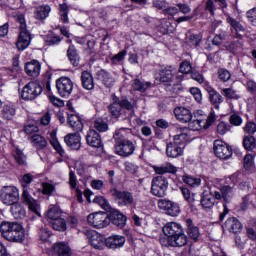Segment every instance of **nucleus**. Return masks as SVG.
I'll list each match as a JSON object with an SVG mask.
<instances>
[{
    "instance_id": "f257e3e1",
    "label": "nucleus",
    "mask_w": 256,
    "mask_h": 256,
    "mask_svg": "<svg viewBox=\"0 0 256 256\" xmlns=\"http://www.w3.org/2000/svg\"><path fill=\"white\" fill-rule=\"evenodd\" d=\"M187 142H190L189 130L180 128L178 134L173 137V142L167 145L168 158H179L183 155Z\"/></svg>"
},
{
    "instance_id": "f03ea898",
    "label": "nucleus",
    "mask_w": 256,
    "mask_h": 256,
    "mask_svg": "<svg viewBox=\"0 0 256 256\" xmlns=\"http://www.w3.org/2000/svg\"><path fill=\"white\" fill-rule=\"evenodd\" d=\"M0 233L3 238L10 242H23L25 240V229L15 222H4L0 224Z\"/></svg>"
},
{
    "instance_id": "7ed1b4c3",
    "label": "nucleus",
    "mask_w": 256,
    "mask_h": 256,
    "mask_svg": "<svg viewBox=\"0 0 256 256\" xmlns=\"http://www.w3.org/2000/svg\"><path fill=\"white\" fill-rule=\"evenodd\" d=\"M217 116L214 111L210 112L209 115L205 114L203 110H198L194 113V117L188 121V129L191 131H200L201 129H208L214 124Z\"/></svg>"
},
{
    "instance_id": "20e7f679",
    "label": "nucleus",
    "mask_w": 256,
    "mask_h": 256,
    "mask_svg": "<svg viewBox=\"0 0 256 256\" xmlns=\"http://www.w3.org/2000/svg\"><path fill=\"white\" fill-rule=\"evenodd\" d=\"M15 20L20 23V35H18L16 46L18 51H24L31 44V33L27 30L24 14H15Z\"/></svg>"
},
{
    "instance_id": "39448f33",
    "label": "nucleus",
    "mask_w": 256,
    "mask_h": 256,
    "mask_svg": "<svg viewBox=\"0 0 256 256\" xmlns=\"http://www.w3.org/2000/svg\"><path fill=\"white\" fill-rule=\"evenodd\" d=\"M127 131V129H120L114 134V139L118 140L115 152L118 156L121 157H129L130 155H133L135 150V145L130 140H121V138L124 137V133Z\"/></svg>"
},
{
    "instance_id": "423d86ee",
    "label": "nucleus",
    "mask_w": 256,
    "mask_h": 256,
    "mask_svg": "<svg viewBox=\"0 0 256 256\" xmlns=\"http://www.w3.org/2000/svg\"><path fill=\"white\" fill-rule=\"evenodd\" d=\"M110 113L114 118H119L123 114H127L128 117H133L134 106L128 100L113 99V103L109 106Z\"/></svg>"
},
{
    "instance_id": "0eeeda50",
    "label": "nucleus",
    "mask_w": 256,
    "mask_h": 256,
    "mask_svg": "<svg viewBox=\"0 0 256 256\" xmlns=\"http://www.w3.org/2000/svg\"><path fill=\"white\" fill-rule=\"evenodd\" d=\"M20 191L14 186H4L0 190V201L6 206L18 204Z\"/></svg>"
},
{
    "instance_id": "6e6552de",
    "label": "nucleus",
    "mask_w": 256,
    "mask_h": 256,
    "mask_svg": "<svg viewBox=\"0 0 256 256\" xmlns=\"http://www.w3.org/2000/svg\"><path fill=\"white\" fill-rule=\"evenodd\" d=\"M42 93V86L36 81L26 83L21 91V98L25 101H33Z\"/></svg>"
},
{
    "instance_id": "1a4fd4ad",
    "label": "nucleus",
    "mask_w": 256,
    "mask_h": 256,
    "mask_svg": "<svg viewBox=\"0 0 256 256\" xmlns=\"http://www.w3.org/2000/svg\"><path fill=\"white\" fill-rule=\"evenodd\" d=\"M156 80H160L161 83H169V85L175 86L182 82L183 75H179L178 72L165 68L156 74Z\"/></svg>"
},
{
    "instance_id": "9d476101",
    "label": "nucleus",
    "mask_w": 256,
    "mask_h": 256,
    "mask_svg": "<svg viewBox=\"0 0 256 256\" xmlns=\"http://www.w3.org/2000/svg\"><path fill=\"white\" fill-rule=\"evenodd\" d=\"M158 209L164 211L169 217H178L181 214V206L177 202L168 200V199H160L157 202Z\"/></svg>"
},
{
    "instance_id": "9b49d317",
    "label": "nucleus",
    "mask_w": 256,
    "mask_h": 256,
    "mask_svg": "<svg viewBox=\"0 0 256 256\" xmlns=\"http://www.w3.org/2000/svg\"><path fill=\"white\" fill-rule=\"evenodd\" d=\"M168 181L163 176L154 177L151 181V194L158 198H163L167 195Z\"/></svg>"
},
{
    "instance_id": "f8f14e48",
    "label": "nucleus",
    "mask_w": 256,
    "mask_h": 256,
    "mask_svg": "<svg viewBox=\"0 0 256 256\" xmlns=\"http://www.w3.org/2000/svg\"><path fill=\"white\" fill-rule=\"evenodd\" d=\"M87 221L89 225L98 229H102L108 227V225L111 223V218H109L107 213L95 212L88 215Z\"/></svg>"
},
{
    "instance_id": "ddd939ff",
    "label": "nucleus",
    "mask_w": 256,
    "mask_h": 256,
    "mask_svg": "<svg viewBox=\"0 0 256 256\" xmlns=\"http://www.w3.org/2000/svg\"><path fill=\"white\" fill-rule=\"evenodd\" d=\"M22 201H24L25 205L28 206L30 214H33L39 218L42 217V208L40 207V204L38 201L32 198L28 190H24L22 192Z\"/></svg>"
},
{
    "instance_id": "4468645a",
    "label": "nucleus",
    "mask_w": 256,
    "mask_h": 256,
    "mask_svg": "<svg viewBox=\"0 0 256 256\" xmlns=\"http://www.w3.org/2000/svg\"><path fill=\"white\" fill-rule=\"evenodd\" d=\"M188 242V238L185 233L174 235V236H169L167 239L161 238L160 243L162 246H171V247H183L186 246Z\"/></svg>"
},
{
    "instance_id": "2eb2a0df",
    "label": "nucleus",
    "mask_w": 256,
    "mask_h": 256,
    "mask_svg": "<svg viewBox=\"0 0 256 256\" xmlns=\"http://www.w3.org/2000/svg\"><path fill=\"white\" fill-rule=\"evenodd\" d=\"M213 151L217 158L221 160H227L231 157V148L222 140H215L213 143Z\"/></svg>"
},
{
    "instance_id": "dca6fc26",
    "label": "nucleus",
    "mask_w": 256,
    "mask_h": 256,
    "mask_svg": "<svg viewBox=\"0 0 256 256\" xmlns=\"http://www.w3.org/2000/svg\"><path fill=\"white\" fill-rule=\"evenodd\" d=\"M110 194H112L120 206H129L134 203L133 195L127 191H120L114 188L110 190Z\"/></svg>"
},
{
    "instance_id": "f3484780",
    "label": "nucleus",
    "mask_w": 256,
    "mask_h": 256,
    "mask_svg": "<svg viewBox=\"0 0 256 256\" xmlns=\"http://www.w3.org/2000/svg\"><path fill=\"white\" fill-rule=\"evenodd\" d=\"M59 96L67 98L73 91V82L68 77H61L56 82Z\"/></svg>"
},
{
    "instance_id": "a211bd4d",
    "label": "nucleus",
    "mask_w": 256,
    "mask_h": 256,
    "mask_svg": "<svg viewBox=\"0 0 256 256\" xmlns=\"http://www.w3.org/2000/svg\"><path fill=\"white\" fill-rule=\"evenodd\" d=\"M68 123L70 128H72L74 131H82L83 130V122L82 118L79 116L78 113L75 112V109L72 107L71 103H68Z\"/></svg>"
},
{
    "instance_id": "6ab92c4d",
    "label": "nucleus",
    "mask_w": 256,
    "mask_h": 256,
    "mask_svg": "<svg viewBox=\"0 0 256 256\" xmlns=\"http://www.w3.org/2000/svg\"><path fill=\"white\" fill-rule=\"evenodd\" d=\"M87 238L94 249L100 250L104 249V247L106 246V239L104 238V236L94 230L87 231Z\"/></svg>"
},
{
    "instance_id": "aec40b11",
    "label": "nucleus",
    "mask_w": 256,
    "mask_h": 256,
    "mask_svg": "<svg viewBox=\"0 0 256 256\" xmlns=\"http://www.w3.org/2000/svg\"><path fill=\"white\" fill-rule=\"evenodd\" d=\"M162 233H164L165 237H173L176 235L185 234V231L182 228V225L177 222H168L162 228Z\"/></svg>"
},
{
    "instance_id": "412c9836",
    "label": "nucleus",
    "mask_w": 256,
    "mask_h": 256,
    "mask_svg": "<svg viewBox=\"0 0 256 256\" xmlns=\"http://www.w3.org/2000/svg\"><path fill=\"white\" fill-rule=\"evenodd\" d=\"M204 89L206 92H208L209 101L212 103V105H215L216 109H219V105L223 102V97L221 94L218 93V91L215 90L214 87L211 86V84H204Z\"/></svg>"
},
{
    "instance_id": "4be33fe9",
    "label": "nucleus",
    "mask_w": 256,
    "mask_h": 256,
    "mask_svg": "<svg viewBox=\"0 0 256 256\" xmlns=\"http://www.w3.org/2000/svg\"><path fill=\"white\" fill-rule=\"evenodd\" d=\"M41 69L42 65L38 60H32L30 62H26L25 64V73L29 77H39Z\"/></svg>"
},
{
    "instance_id": "5701e85b",
    "label": "nucleus",
    "mask_w": 256,
    "mask_h": 256,
    "mask_svg": "<svg viewBox=\"0 0 256 256\" xmlns=\"http://www.w3.org/2000/svg\"><path fill=\"white\" fill-rule=\"evenodd\" d=\"M234 192L233 188H231L229 185L223 186L220 189V192L215 191L213 193V196H215L216 200L218 201H224V202H229L231 198H233Z\"/></svg>"
},
{
    "instance_id": "b1692460",
    "label": "nucleus",
    "mask_w": 256,
    "mask_h": 256,
    "mask_svg": "<svg viewBox=\"0 0 256 256\" xmlns=\"http://www.w3.org/2000/svg\"><path fill=\"white\" fill-rule=\"evenodd\" d=\"M173 114L180 123H187L192 120V112L185 107H177L173 110Z\"/></svg>"
},
{
    "instance_id": "393cba45",
    "label": "nucleus",
    "mask_w": 256,
    "mask_h": 256,
    "mask_svg": "<svg viewBox=\"0 0 256 256\" xmlns=\"http://www.w3.org/2000/svg\"><path fill=\"white\" fill-rule=\"evenodd\" d=\"M64 141L66 145L72 150H79L82 146L81 137L79 133H72L66 135Z\"/></svg>"
},
{
    "instance_id": "a878e982",
    "label": "nucleus",
    "mask_w": 256,
    "mask_h": 256,
    "mask_svg": "<svg viewBox=\"0 0 256 256\" xmlns=\"http://www.w3.org/2000/svg\"><path fill=\"white\" fill-rule=\"evenodd\" d=\"M126 243L124 236L114 235L105 239V245L109 249H119Z\"/></svg>"
},
{
    "instance_id": "bb28decb",
    "label": "nucleus",
    "mask_w": 256,
    "mask_h": 256,
    "mask_svg": "<svg viewBox=\"0 0 256 256\" xmlns=\"http://www.w3.org/2000/svg\"><path fill=\"white\" fill-rule=\"evenodd\" d=\"M10 212L13 215L14 219L21 220L24 219L27 215V211L25 210L24 206L20 203L10 204Z\"/></svg>"
},
{
    "instance_id": "cd10ccee",
    "label": "nucleus",
    "mask_w": 256,
    "mask_h": 256,
    "mask_svg": "<svg viewBox=\"0 0 256 256\" xmlns=\"http://www.w3.org/2000/svg\"><path fill=\"white\" fill-rule=\"evenodd\" d=\"M110 220H112L113 225L118 226V228H123L126 226L127 217L119 212V210H113L110 213Z\"/></svg>"
},
{
    "instance_id": "c85d7f7f",
    "label": "nucleus",
    "mask_w": 256,
    "mask_h": 256,
    "mask_svg": "<svg viewBox=\"0 0 256 256\" xmlns=\"http://www.w3.org/2000/svg\"><path fill=\"white\" fill-rule=\"evenodd\" d=\"M30 144H32L37 151H40L46 148L47 140L40 134H33L30 136Z\"/></svg>"
},
{
    "instance_id": "c756f323",
    "label": "nucleus",
    "mask_w": 256,
    "mask_h": 256,
    "mask_svg": "<svg viewBox=\"0 0 256 256\" xmlns=\"http://www.w3.org/2000/svg\"><path fill=\"white\" fill-rule=\"evenodd\" d=\"M216 197L214 196V193L205 191L202 193L201 198V206L204 209H212L215 205Z\"/></svg>"
},
{
    "instance_id": "7c9ffc66",
    "label": "nucleus",
    "mask_w": 256,
    "mask_h": 256,
    "mask_svg": "<svg viewBox=\"0 0 256 256\" xmlns=\"http://www.w3.org/2000/svg\"><path fill=\"white\" fill-rule=\"evenodd\" d=\"M86 139L87 144L90 145V147L99 148L102 145L101 138L94 129L88 131Z\"/></svg>"
},
{
    "instance_id": "2f4dec72",
    "label": "nucleus",
    "mask_w": 256,
    "mask_h": 256,
    "mask_svg": "<svg viewBox=\"0 0 256 256\" xmlns=\"http://www.w3.org/2000/svg\"><path fill=\"white\" fill-rule=\"evenodd\" d=\"M52 251H54V254H57L58 256H71V248L68 246V244H65L63 242L56 243L52 246Z\"/></svg>"
},
{
    "instance_id": "473e14b6",
    "label": "nucleus",
    "mask_w": 256,
    "mask_h": 256,
    "mask_svg": "<svg viewBox=\"0 0 256 256\" xmlns=\"http://www.w3.org/2000/svg\"><path fill=\"white\" fill-rule=\"evenodd\" d=\"M69 185L74 190V193L76 194L77 201H79V203H83L82 190L77 188L76 176H75V173L72 171H70V173H69Z\"/></svg>"
},
{
    "instance_id": "72a5a7b5",
    "label": "nucleus",
    "mask_w": 256,
    "mask_h": 256,
    "mask_svg": "<svg viewBox=\"0 0 256 256\" xmlns=\"http://www.w3.org/2000/svg\"><path fill=\"white\" fill-rule=\"evenodd\" d=\"M225 227L230 233L234 234L240 233L241 229L243 228L240 221L234 217H231L226 221Z\"/></svg>"
},
{
    "instance_id": "f704fd0d",
    "label": "nucleus",
    "mask_w": 256,
    "mask_h": 256,
    "mask_svg": "<svg viewBox=\"0 0 256 256\" xmlns=\"http://www.w3.org/2000/svg\"><path fill=\"white\" fill-rule=\"evenodd\" d=\"M81 84L83 85V88L90 91L94 88V80L93 75H91L90 72L83 71L81 73Z\"/></svg>"
},
{
    "instance_id": "c9c22d12",
    "label": "nucleus",
    "mask_w": 256,
    "mask_h": 256,
    "mask_svg": "<svg viewBox=\"0 0 256 256\" xmlns=\"http://www.w3.org/2000/svg\"><path fill=\"white\" fill-rule=\"evenodd\" d=\"M46 218L48 221H55V220H60L64 219L62 218V212L57 206L51 205L47 212H46Z\"/></svg>"
},
{
    "instance_id": "e433bc0d",
    "label": "nucleus",
    "mask_w": 256,
    "mask_h": 256,
    "mask_svg": "<svg viewBox=\"0 0 256 256\" xmlns=\"http://www.w3.org/2000/svg\"><path fill=\"white\" fill-rule=\"evenodd\" d=\"M154 171L156 174H175L178 169L172 164H164L162 166H154Z\"/></svg>"
},
{
    "instance_id": "4c0bfd02",
    "label": "nucleus",
    "mask_w": 256,
    "mask_h": 256,
    "mask_svg": "<svg viewBox=\"0 0 256 256\" xmlns=\"http://www.w3.org/2000/svg\"><path fill=\"white\" fill-rule=\"evenodd\" d=\"M50 145L52 146V148H54V150L61 156H64L65 151L64 149H62V146L60 144V142L57 139V132L56 131H52L50 133Z\"/></svg>"
},
{
    "instance_id": "58836bf2",
    "label": "nucleus",
    "mask_w": 256,
    "mask_h": 256,
    "mask_svg": "<svg viewBox=\"0 0 256 256\" xmlns=\"http://www.w3.org/2000/svg\"><path fill=\"white\" fill-rule=\"evenodd\" d=\"M182 181L187 186L193 187V188L200 187L201 185V177L199 176L184 175L182 177Z\"/></svg>"
},
{
    "instance_id": "ea45409f",
    "label": "nucleus",
    "mask_w": 256,
    "mask_h": 256,
    "mask_svg": "<svg viewBox=\"0 0 256 256\" xmlns=\"http://www.w3.org/2000/svg\"><path fill=\"white\" fill-rule=\"evenodd\" d=\"M99 79H101L103 85L107 88H111L113 84H115V78L105 70H101V72H99Z\"/></svg>"
},
{
    "instance_id": "a19ab883",
    "label": "nucleus",
    "mask_w": 256,
    "mask_h": 256,
    "mask_svg": "<svg viewBox=\"0 0 256 256\" xmlns=\"http://www.w3.org/2000/svg\"><path fill=\"white\" fill-rule=\"evenodd\" d=\"M50 11V6H39L36 8L35 18L40 21L45 20L47 17H49Z\"/></svg>"
},
{
    "instance_id": "79ce46f5",
    "label": "nucleus",
    "mask_w": 256,
    "mask_h": 256,
    "mask_svg": "<svg viewBox=\"0 0 256 256\" xmlns=\"http://www.w3.org/2000/svg\"><path fill=\"white\" fill-rule=\"evenodd\" d=\"M74 41L77 44H81V45H87L88 49H92L94 48L95 45V41L93 39V36L91 35H86V37H76L74 38Z\"/></svg>"
},
{
    "instance_id": "37998d69",
    "label": "nucleus",
    "mask_w": 256,
    "mask_h": 256,
    "mask_svg": "<svg viewBox=\"0 0 256 256\" xmlns=\"http://www.w3.org/2000/svg\"><path fill=\"white\" fill-rule=\"evenodd\" d=\"M55 231L58 232H64L67 230V223L65 222L64 218L63 219H58V220H50L48 221Z\"/></svg>"
},
{
    "instance_id": "c03bdc74",
    "label": "nucleus",
    "mask_w": 256,
    "mask_h": 256,
    "mask_svg": "<svg viewBox=\"0 0 256 256\" xmlns=\"http://www.w3.org/2000/svg\"><path fill=\"white\" fill-rule=\"evenodd\" d=\"M16 115V109L13 106L6 105L2 110V118L6 121L13 120Z\"/></svg>"
},
{
    "instance_id": "a18cd8bd",
    "label": "nucleus",
    "mask_w": 256,
    "mask_h": 256,
    "mask_svg": "<svg viewBox=\"0 0 256 256\" xmlns=\"http://www.w3.org/2000/svg\"><path fill=\"white\" fill-rule=\"evenodd\" d=\"M243 183V174L234 173L226 178V184H234V186H240Z\"/></svg>"
},
{
    "instance_id": "49530a36",
    "label": "nucleus",
    "mask_w": 256,
    "mask_h": 256,
    "mask_svg": "<svg viewBox=\"0 0 256 256\" xmlns=\"http://www.w3.org/2000/svg\"><path fill=\"white\" fill-rule=\"evenodd\" d=\"M96 205L100 206L105 211H111V205L103 196H96L93 201Z\"/></svg>"
},
{
    "instance_id": "de8ad7c7",
    "label": "nucleus",
    "mask_w": 256,
    "mask_h": 256,
    "mask_svg": "<svg viewBox=\"0 0 256 256\" xmlns=\"http://www.w3.org/2000/svg\"><path fill=\"white\" fill-rule=\"evenodd\" d=\"M150 86V83L148 82H142L141 80L135 79L134 83H132V88H134L135 91H141L145 92Z\"/></svg>"
},
{
    "instance_id": "09e8293b",
    "label": "nucleus",
    "mask_w": 256,
    "mask_h": 256,
    "mask_svg": "<svg viewBox=\"0 0 256 256\" xmlns=\"http://www.w3.org/2000/svg\"><path fill=\"white\" fill-rule=\"evenodd\" d=\"M68 58H69L70 63L73 64V66H77L79 64V56H77L74 46H69Z\"/></svg>"
},
{
    "instance_id": "8fccbe9b",
    "label": "nucleus",
    "mask_w": 256,
    "mask_h": 256,
    "mask_svg": "<svg viewBox=\"0 0 256 256\" xmlns=\"http://www.w3.org/2000/svg\"><path fill=\"white\" fill-rule=\"evenodd\" d=\"M94 128L96 129V131L105 133L106 131H108V124H106V122L101 118H98L94 121Z\"/></svg>"
},
{
    "instance_id": "3c124183",
    "label": "nucleus",
    "mask_w": 256,
    "mask_h": 256,
    "mask_svg": "<svg viewBox=\"0 0 256 256\" xmlns=\"http://www.w3.org/2000/svg\"><path fill=\"white\" fill-rule=\"evenodd\" d=\"M222 95L226 97L227 99H239L240 96L237 94L236 91L233 90V88H223L222 89Z\"/></svg>"
},
{
    "instance_id": "603ef678",
    "label": "nucleus",
    "mask_w": 256,
    "mask_h": 256,
    "mask_svg": "<svg viewBox=\"0 0 256 256\" xmlns=\"http://www.w3.org/2000/svg\"><path fill=\"white\" fill-rule=\"evenodd\" d=\"M180 191L182 192L184 201H186L188 204L194 203V193H190V190L187 188H180Z\"/></svg>"
},
{
    "instance_id": "864d4df0",
    "label": "nucleus",
    "mask_w": 256,
    "mask_h": 256,
    "mask_svg": "<svg viewBox=\"0 0 256 256\" xmlns=\"http://www.w3.org/2000/svg\"><path fill=\"white\" fill-rule=\"evenodd\" d=\"M59 15L62 23H68V6L66 3L59 5Z\"/></svg>"
},
{
    "instance_id": "5fc2aeb1",
    "label": "nucleus",
    "mask_w": 256,
    "mask_h": 256,
    "mask_svg": "<svg viewBox=\"0 0 256 256\" xmlns=\"http://www.w3.org/2000/svg\"><path fill=\"white\" fill-rule=\"evenodd\" d=\"M244 148L245 150H248V151L255 149V137L253 136L244 137Z\"/></svg>"
},
{
    "instance_id": "6e6d98bb",
    "label": "nucleus",
    "mask_w": 256,
    "mask_h": 256,
    "mask_svg": "<svg viewBox=\"0 0 256 256\" xmlns=\"http://www.w3.org/2000/svg\"><path fill=\"white\" fill-rule=\"evenodd\" d=\"M187 234H188V237H190L191 240L197 241L200 237L199 228L194 227V226H190V227H188Z\"/></svg>"
},
{
    "instance_id": "4d7b16f0",
    "label": "nucleus",
    "mask_w": 256,
    "mask_h": 256,
    "mask_svg": "<svg viewBox=\"0 0 256 256\" xmlns=\"http://www.w3.org/2000/svg\"><path fill=\"white\" fill-rule=\"evenodd\" d=\"M192 72V64L188 61H183L179 66V73L187 75Z\"/></svg>"
},
{
    "instance_id": "13d9d810",
    "label": "nucleus",
    "mask_w": 256,
    "mask_h": 256,
    "mask_svg": "<svg viewBox=\"0 0 256 256\" xmlns=\"http://www.w3.org/2000/svg\"><path fill=\"white\" fill-rule=\"evenodd\" d=\"M253 156L251 154H246L244 157V168L246 171H251L254 168Z\"/></svg>"
},
{
    "instance_id": "bf43d9fd",
    "label": "nucleus",
    "mask_w": 256,
    "mask_h": 256,
    "mask_svg": "<svg viewBox=\"0 0 256 256\" xmlns=\"http://www.w3.org/2000/svg\"><path fill=\"white\" fill-rule=\"evenodd\" d=\"M126 56H127L126 50L120 51L118 52V54L112 57V63L114 65L120 64L126 58Z\"/></svg>"
},
{
    "instance_id": "052dcab7",
    "label": "nucleus",
    "mask_w": 256,
    "mask_h": 256,
    "mask_svg": "<svg viewBox=\"0 0 256 256\" xmlns=\"http://www.w3.org/2000/svg\"><path fill=\"white\" fill-rule=\"evenodd\" d=\"M35 179V177L32 176V174H25L24 177H22L21 185L24 188V191L28 190V185L31 184V182Z\"/></svg>"
},
{
    "instance_id": "680f3d73",
    "label": "nucleus",
    "mask_w": 256,
    "mask_h": 256,
    "mask_svg": "<svg viewBox=\"0 0 256 256\" xmlns=\"http://www.w3.org/2000/svg\"><path fill=\"white\" fill-rule=\"evenodd\" d=\"M42 188L43 195H51L55 191V186L47 182L42 183Z\"/></svg>"
},
{
    "instance_id": "e2e57ef3",
    "label": "nucleus",
    "mask_w": 256,
    "mask_h": 256,
    "mask_svg": "<svg viewBox=\"0 0 256 256\" xmlns=\"http://www.w3.org/2000/svg\"><path fill=\"white\" fill-rule=\"evenodd\" d=\"M244 132L246 134L252 135L256 133V124L252 121H249L244 126Z\"/></svg>"
},
{
    "instance_id": "0e129e2a",
    "label": "nucleus",
    "mask_w": 256,
    "mask_h": 256,
    "mask_svg": "<svg viewBox=\"0 0 256 256\" xmlns=\"http://www.w3.org/2000/svg\"><path fill=\"white\" fill-rule=\"evenodd\" d=\"M190 93H191V95H193V97H194L195 101H197V103H201V101L203 100V96H202L199 88H196V87L190 88Z\"/></svg>"
},
{
    "instance_id": "69168bd1",
    "label": "nucleus",
    "mask_w": 256,
    "mask_h": 256,
    "mask_svg": "<svg viewBox=\"0 0 256 256\" xmlns=\"http://www.w3.org/2000/svg\"><path fill=\"white\" fill-rule=\"evenodd\" d=\"M246 17H248L250 24L256 27V8H252L246 12Z\"/></svg>"
},
{
    "instance_id": "338daca9",
    "label": "nucleus",
    "mask_w": 256,
    "mask_h": 256,
    "mask_svg": "<svg viewBox=\"0 0 256 256\" xmlns=\"http://www.w3.org/2000/svg\"><path fill=\"white\" fill-rule=\"evenodd\" d=\"M218 74H219V79H220V81H222V82H224V83H226L227 81H229L230 78H231L230 72H229L228 70H226V69H220L219 72H218Z\"/></svg>"
},
{
    "instance_id": "774afa93",
    "label": "nucleus",
    "mask_w": 256,
    "mask_h": 256,
    "mask_svg": "<svg viewBox=\"0 0 256 256\" xmlns=\"http://www.w3.org/2000/svg\"><path fill=\"white\" fill-rule=\"evenodd\" d=\"M124 168H125V171H127L131 174H136L137 171H138V166L134 163H131V162H125L124 163Z\"/></svg>"
}]
</instances>
